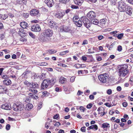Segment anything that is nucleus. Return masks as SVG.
Instances as JSON below:
<instances>
[{"label":"nucleus","instance_id":"nucleus-44","mask_svg":"<svg viewBox=\"0 0 133 133\" xmlns=\"http://www.w3.org/2000/svg\"><path fill=\"white\" fill-rule=\"evenodd\" d=\"M29 35L32 38H35V36L31 32H29Z\"/></svg>","mask_w":133,"mask_h":133},{"label":"nucleus","instance_id":"nucleus-50","mask_svg":"<svg viewBox=\"0 0 133 133\" xmlns=\"http://www.w3.org/2000/svg\"><path fill=\"white\" fill-rule=\"evenodd\" d=\"M60 125H61V124L59 122H56V123H55V124H54V125L55 126H56V127H58L59 126H60Z\"/></svg>","mask_w":133,"mask_h":133},{"label":"nucleus","instance_id":"nucleus-45","mask_svg":"<svg viewBox=\"0 0 133 133\" xmlns=\"http://www.w3.org/2000/svg\"><path fill=\"white\" fill-rule=\"evenodd\" d=\"M23 15L24 17L27 18L29 17V14L28 13H23Z\"/></svg>","mask_w":133,"mask_h":133},{"label":"nucleus","instance_id":"nucleus-41","mask_svg":"<svg viewBox=\"0 0 133 133\" xmlns=\"http://www.w3.org/2000/svg\"><path fill=\"white\" fill-rule=\"evenodd\" d=\"M27 106L29 108V109H31L33 107L32 105L30 103L28 104L27 105Z\"/></svg>","mask_w":133,"mask_h":133},{"label":"nucleus","instance_id":"nucleus-10","mask_svg":"<svg viewBox=\"0 0 133 133\" xmlns=\"http://www.w3.org/2000/svg\"><path fill=\"white\" fill-rule=\"evenodd\" d=\"M40 27L39 25L36 24L32 26L31 28V30L32 31L37 32L41 30Z\"/></svg>","mask_w":133,"mask_h":133},{"label":"nucleus","instance_id":"nucleus-19","mask_svg":"<svg viewBox=\"0 0 133 133\" xmlns=\"http://www.w3.org/2000/svg\"><path fill=\"white\" fill-rule=\"evenodd\" d=\"M20 25L23 29H25L28 26V24L26 22H23L20 23Z\"/></svg>","mask_w":133,"mask_h":133},{"label":"nucleus","instance_id":"nucleus-3","mask_svg":"<svg viewBox=\"0 0 133 133\" xmlns=\"http://www.w3.org/2000/svg\"><path fill=\"white\" fill-rule=\"evenodd\" d=\"M109 75L106 73L99 75L98 77L99 80L103 83H105L108 80Z\"/></svg>","mask_w":133,"mask_h":133},{"label":"nucleus","instance_id":"nucleus-21","mask_svg":"<svg viewBox=\"0 0 133 133\" xmlns=\"http://www.w3.org/2000/svg\"><path fill=\"white\" fill-rule=\"evenodd\" d=\"M87 129L88 130L90 129H95V130H97L98 129V127L96 125H92L89 127Z\"/></svg>","mask_w":133,"mask_h":133},{"label":"nucleus","instance_id":"nucleus-56","mask_svg":"<svg viewBox=\"0 0 133 133\" xmlns=\"http://www.w3.org/2000/svg\"><path fill=\"white\" fill-rule=\"evenodd\" d=\"M59 116V114H56L55 115L54 117H53V118L54 119H58V117Z\"/></svg>","mask_w":133,"mask_h":133},{"label":"nucleus","instance_id":"nucleus-2","mask_svg":"<svg viewBox=\"0 0 133 133\" xmlns=\"http://www.w3.org/2000/svg\"><path fill=\"white\" fill-rule=\"evenodd\" d=\"M24 108L23 104L22 103L19 102H17L14 104L12 109L15 111H19L23 110Z\"/></svg>","mask_w":133,"mask_h":133},{"label":"nucleus","instance_id":"nucleus-5","mask_svg":"<svg viewBox=\"0 0 133 133\" xmlns=\"http://www.w3.org/2000/svg\"><path fill=\"white\" fill-rule=\"evenodd\" d=\"M118 9L121 12H124L125 10L128 5L123 1H121L118 3Z\"/></svg>","mask_w":133,"mask_h":133},{"label":"nucleus","instance_id":"nucleus-48","mask_svg":"<svg viewBox=\"0 0 133 133\" xmlns=\"http://www.w3.org/2000/svg\"><path fill=\"white\" fill-rule=\"evenodd\" d=\"M79 109L81 111L84 112L85 108L82 106H81L79 108Z\"/></svg>","mask_w":133,"mask_h":133},{"label":"nucleus","instance_id":"nucleus-51","mask_svg":"<svg viewBox=\"0 0 133 133\" xmlns=\"http://www.w3.org/2000/svg\"><path fill=\"white\" fill-rule=\"evenodd\" d=\"M92 105L91 103H90L87 105V108L88 109H90L92 107Z\"/></svg>","mask_w":133,"mask_h":133},{"label":"nucleus","instance_id":"nucleus-1","mask_svg":"<svg viewBox=\"0 0 133 133\" xmlns=\"http://www.w3.org/2000/svg\"><path fill=\"white\" fill-rule=\"evenodd\" d=\"M128 66L125 65H119L118 68H119L118 75L121 78H124L128 74L129 71L127 69Z\"/></svg>","mask_w":133,"mask_h":133},{"label":"nucleus","instance_id":"nucleus-7","mask_svg":"<svg viewBox=\"0 0 133 133\" xmlns=\"http://www.w3.org/2000/svg\"><path fill=\"white\" fill-rule=\"evenodd\" d=\"M81 19L82 20L84 25L87 28H89L91 24L89 20L87 18L85 17H82Z\"/></svg>","mask_w":133,"mask_h":133},{"label":"nucleus","instance_id":"nucleus-16","mask_svg":"<svg viewBox=\"0 0 133 133\" xmlns=\"http://www.w3.org/2000/svg\"><path fill=\"white\" fill-rule=\"evenodd\" d=\"M125 10L126 13L129 15H131L132 12V9L130 6H128L127 7Z\"/></svg>","mask_w":133,"mask_h":133},{"label":"nucleus","instance_id":"nucleus-32","mask_svg":"<svg viewBox=\"0 0 133 133\" xmlns=\"http://www.w3.org/2000/svg\"><path fill=\"white\" fill-rule=\"evenodd\" d=\"M79 19L78 16H75L73 17V20L75 23L76 21L77 22L78 21H79Z\"/></svg>","mask_w":133,"mask_h":133},{"label":"nucleus","instance_id":"nucleus-27","mask_svg":"<svg viewBox=\"0 0 133 133\" xmlns=\"http://www.w3.org/2000/svg\"><path fill=\"white\" fill-rule=\"evenodd\" d=\"M56 81V79L54 78H52L50 80V84L51 86L54 85Z\"/></svg>","mask_w":133,"mask_h":133},{"label":"nucleus","instance_id":"nucleus-57","mask_svg":"<svg viewBox=\"0 0 133 133\" xmlns=\"http://www.w3.org/2000/svg\"><path fill=\"white\" fill-rule=\"evenodd\" d=\"M117 90L118 91H120L122 90V88L120 86H118L116 88Z\"/></svg>","mask_w":133,"mask_h":133},{"label":"nucleus","instance_id":"nucleus-59","mask_svg":"<svg viewBox=\"0 0 133 133\" xmlns=\"http://www.w3.org/2000/svg\"><path fill=\"white\" fill-rule=\"evenodd\" d=\"M23 29H20L18 31V33L19 34L21 35V33H23Z\"/></svg>","mask_w":133,"mask_h":133},{"label":"nucleus","instance_id":"nucleus-36","mask_svg":"<svg viewBox=\"0 0 133 133\" xmlns=\"http://www.w3.org/2000/svg\"><path fill=\"white\" fill-rule=\"evenodd\" d=\"M69 0H59V1L60 2L62 3L66 4Z\"/></svg>","mask_w":133,"mask_h":133},{"label":"nucleus","instance_id":"nucleus-39","mask_svg":"<svg viewBox=\"0 0 133 133\" xmlns=\"http://www.w3.org/2000/svg\"><path fill=\"white\" fill-rule=\"evenodd\" d=\"M123 34H120L118 35L117 37L118 39H121L123 36Z\"/></svg>","mask_w":133,"mask_h":133},{"label":"nucleus","instance_id":"nucleus-22","mask_svg":"<svg viewBox=\"0 0 133 133\" xmlns=\"http://www.w3.org/2000/svg\"><path fill=\"white\" fill-rule=\"evenodd\" d=\"M3 83L5 85H8L11 84V81L9 79H5L3 81Z\"/></svg>","mask_w":133,"mask_h":133},{"label":"nucleus","instance_id":"nucleus-46","mask_svg":"<svg viewBox=\"0 0 133 133\" xmlns=\"http://www.w3.org/2000/svg\"><path fill=\"white\" fill-rule=\"evenodd\" d=\"M4 87L2 86H0V91L1 92H2L4 91Z\"/></svg>","mask_w":133,"mask_h":133},{"label":"nucleus","instance_id":"nucleus-31","mask_svg":"<svg viewBox=\"0 0 133 133\" xmlns=\"http://www.w3.org/2000/svg\"><path fill=\"white\" fill-rule=\"evenodd\" d=\"M102 126L103 128H107L110 127V124L107 123H104L102 124Z\"/></svg>","mask_w":133,"mask_h":133},{"label":"nucleus","instance_id":"nucleus-20","mask_svg":"<svg viewBox=\"0 0 133 133\" xmlns=\"http://www.w3.org/2000/svg\"><path fill=\"white\" fill-rule=\"evenodd\" d=\"M74 3L79 5H81L83 2V0H74Z\"/></svg>","mask_w":133,"mask_h":133},{"label":"nucleus","instance_id":"nucleus-47","mask_svg":"<svg viewBox=\"0 0 133 133\" xmlns=\"http://www.w3.org/2000/svg\"><path fill=\"white\" fill-rule=\"evenodd\" d=\"M86 127H84L81 128V130L82 132H85L86 131Z\"/></svg>","mask_w":133,"mask_h":133},{"label":"nucleus","instance_id":"nucleus-33","mask_svg":"<svg viewBox=\"0 0 133 133\" xmlns=\"http://www.w3.org/2000/svg\"><path fill=\"white\" fill-rule=\"evenodd\" d=\"M86 1L90 3H96L97 0H85Z\"/></svg>","mask_w":133,"mask_h":133},{"label":"nucleus","instance_id":"nucleus-49","mask_svg":"<svg viewBox=\"0 0 133 133\" xmlns=\"http://www.w3.org/2000/svg\"><path fill=\"white\" fill-rule=\"evenodd\" d=\"M122 50V47L121 45H118L117 47V50L119 51H121Z\"/></svg>","mask_w":133,"mask_h":133},{"label":"nucleus","instance_id":"nucleus-53","mask_svg":"<svg viewBox=\"0 0 133 133\" xmlns=\"http://www.w3.org/2000/svg\"><path fill=\"white\" fill-rule=\"evenodd\" d=\"M58 66H62L64 67H65L67 66L65 64H62V63L58 64Z\"/></svg>","mask_w":133,"mask_h":133},{"label":"nucleus","instance_id":"nucleus-30","mask_svg":"<svg viewBox=\"0 0 133 133\" xmlns=\"http://www.w3.org/2000/svg\"><path fill=\"white\" fill-rule=\"evenodd\" d=\"M91 22L92 23L95 25H97L98 23V21L95 19L91 20Z\"/></svg>","mask_w":133,"mask_h":133},{"label":"nucleus","instance_id":"nucleus-64","mask_svg":"<svg viewBox=\"0 0 133 133\" xmlns=\"http://www.w3.org/2000/svg\"><path fill=\"white\" fill-rule=\"evenodd\" d=\"M122 105L124 107H126L128 105L127 102H124L123 103Z\"/></svg>","mask_w":133,"mask_h":133},{"label":"nucleus","instance_id":"nucleus-54","mask_svg":"<svg viewBox=\"0 0 133 133\" xmlns=\"http://www.w3.org/2000/svg\"><path fill=\"white\" fill-rule=\"evenodd\" d=\"M85 71V70H79L78 71V74H79L80 73H81V74H84V72Z\"/></svg>","mask_w":133,"mask_h":133},{"label":"nucleus","instance_id":"nucleus-61","mask_svg":"<svg viewBox=\"0 0 133 133\" xmlns=\"http://www.w3.org/2000/svg\"><path fill=\"white\" fill-rule=\"evenodd\" d=\"M104 37L102 35H100L98 37V39L99 40H101Z\"/></svg>","mask_w":133,"mask_h":133},{"label":"nucleus","instance_id":"nucleus-4","mask_svg":"<svg viewBox=\"0 0 133 133\" xmlns=\"http://www.w3.org/2000/svg\"><path fill=\"white\" fill-rule=\"evenodd\" d=\"M49 79H44L41 85V89H44L47 88H50L51 87Z\"/></svg>","mask_w":133,"mask_h":133},{"label":"nucleus","instance_id":"nucleus-9","mask_svg":"<svg viewBox=\"0 0 133 133\" xmlns=\"http://www.w3.org/2000/svg\"><path fill=\"white\" fill-rule=\"evenodd\" d=\"M87 16L91 20L95 19L96 15L94 11H91L87 14Z\"/></svg>","mask_w":133,"mask_h":133},{"label":"nucleus","instance_id":"nucleus-62","mask_svg":"<svg viewBox=\"0 0 133 133\" xmlns=\"http://www.w3.org/2000/svg\"><path fill=\"white\" fill-rule=\"evenodd\" d=\"M8 15L11 18H12L14 17V16L13 14L10 13H9L8 14Z\"/></svg>","mask_w":133,"mask_h":133},{"label":"nucleus","instance_id":"nucleus-37","mask_svg":"<svg viewBox=\"0 0 133 133\" xmlns=\"http://www.w3.org/2000/svg\"><path fill=\"white\" fill-rule=\"evenodd\" d=\"M5 34H3L0 35V40H2L5 38Z\"/></svg>","mask_w":133,"mask_h":133},{"label":"nucleus","instance_id":"nucleus-63","mask_svg":"<svg viewBox=\"0 0 133 133\" xmlns=\"http://www.w3.org/2000/svg\"><path fill=\"white\" fill-rule=\"evenodd\" d=\"M94 96L92 95H90L89 96V98L91 100L94 99Z\"/></svg>","mask_w":133,"mask_h":133},{"label":"nucleus","instance_id":"nucleus-12","mask_svg":"<svg viewBox=\"0 0 133 133\" xmlns=\"http://www.w3.org/2000/svg\"><path fill=\"white\" fill-rule=\"evenodd\" d=\"M52 34V31L48 29L45 30L44 35L45 37H49L51 36Z\"/></svg>","mask_w":133,"mask_h":133},{"label":"nucleus","instance_id":"nucleus-14","mask_svg":"<svg viewBox=\"0 0 133 133\" xmlns=\"http://www.w3.org/2000/svg\"><path fill=\"white\" fill-rule=\"evenodd\" d=\"M45 2L49 7H51L54 4L53 0H45Z\"/></svg>","mask_w":133,"mask_h":133},{"label":"nucleus","instance_id":"nucleus-6","mask_svg":"<svg viewBox=\"0 0 133 133\" xmlns=\"http://www.w3.org/2000/svg\"><path fill=\"white\" fill-rule=\"evenodd\" d=\"M29 91H31L32 93H30L29 94V95L30 97L33 98H34L35 99H37L38 98V96H36L35 95L38 92L37 90L36 89H30Z\"/></svg>","mask_w":133,"mask_h":133},{"label":"nucleus","instance_id":"nucleus-52","mask_svg":"<svg viewBox=\"0 0 133 133\" xmlns=\"http://www.w3.org/2000/svg\"><path fill=\"white\" fill-rule=\"evenodd\" d=\"M38 109L39 110L42 107L41 103H39L38 104Z\"/></svg>","mask_w":133,"mask_h":133},{"label":"nucleus","instance_id":"nucleus-43","mask_svg":"<svg viewBox=\"0 0 133 133\" xmlns=\"http://www.w3.org/2000/svg\"><path fill=\"white\" fill-rule=\"evenodd\" d=\"M112 91L111 89H108L107 90V93L109 95H111L112 93Z\"/></svg>","mask_w":133,"mask_h":133},{"label":"nucleus","instance_id":"nucleus-24","mask_svg":"<svg viewBox=\"0 0 133 133\" xmlns=\"http://www.w3.org/2000/svg\"><path fill=\"white\" fill-rule=\"evenodd\" d=\"M66 79L63 77H61L59 79V82L62 84H64L66 82Z\"/></svg>","mask_w":133,"mask_h":133},{"label":"nucleus","instance_id":"nucleus-26","mask_svg":"<svg viewBox=\"0 0 133 133\" xmlns=\"http://www.w3.org/2000/svg\"><path fill=\"white\" fill-rule=\"evenodd\" d=\"M78 27H80L82 25V22L81 21L79 20L74 23Z\"/></svg>","mask_w":133,"mask_h":133},{"label":"nucleus","instance_id":"nucleus-18","mask_svg":"<svg viewBox=\"0 0 133 133\" xmlns=\"http://www.w3.org/2000/svg\"><path fill=\"white\" fill-rule=\"evenodd\" d=\"M30 85V88H33L34 89H38L39 87V85L38 84L33 83H31Z\"/></svg>","mask_w":133,"mask_h":133},{"label":"nucleus","instance_id":"nucleus-34","mask_svg":"<svg viewBox=\"0 0 133 133\" xmlns=\"http://www.w3.org/2000/svg\"><path fill=\"white\" fill-rule=\"evenodd\" d=\"M24 84L25 85H26L28 87L30 88V85H31V83H30L27 81H25L24 82Z\"/></svg>","mask_w":133,"mask_h":133},{"label":"nucleus","instance_id":"nucleus-58","mask_svg":"<svg viewBox=\"0 0 133 133\" xmlns=\"http://www.w3.org/2000/svg\"><path fill=\"white\" fill-rule=\"evenodd\" d=\"M10 125L9 124H8L6 126V129L7 130H8L10 129Z\"/></svg>","mask_w":133,"mask_h":133},{"label":"nucleus","instance_id":"nucleus-17","mask_svg":"<svg viewBox=\"0 0 133 133\" xmlns=\"http://www.w3.org/2000/svg\"><path fill=\"white\" fill-rule=\"evenodd\" d=\"M39 11L36 9H33L30 12V14L32 16H35L38 15Z\"/></svg>","mask_w":133,"mask_h":133},{"label":"nucleus","instance_id":"nucleus-23","mask_svg":"<svg viewBox=\"0 0 133 133\" xmlns=\"http://www.w3.org/2000/svg\"><path fill=\"white\" fill-rule=\"evenodd\" d=\"M57 51L53 49L49 50L46 51V53L48 54H53L56 52Z\"/></svg>","mask_w":133,"mask_h":133},{"label":"nucleus","instance_id":"nucleus-40","mask_svg":"<svg viewBox=\"0 0 133 133\" xmlns=\"http://www.w3.org/2000/svg\"><path fill=\"white\" fill-rule=\"evenodd\" d=\"M8 17V16L6 14H4V15H2L1 19L3 20H5Z\"/></svg>","mask_w":133,"mask_h":133},{"label":"nucleus","instance_id":"nucleus-13","mask_svg":"<svg viewBox=\"0 0 133 133\" xmlns=\"http://www.w3.org/2000/svg\"><path fill=\"white\" fill-rule=\"evenodd\" d=\"M1 108L6 110H10L11 109L10 105L9 104H5L2 105L1 106Z\"/></svg>","mask_w":133,"mask_h":133},{"label":"nucleus","instance_id":"nucleus-8","mask_svg":"<svg viewBox=\"0 0 133 133\" xmlns=\"http://www.w3.org/2000/svg\"><path fill=\"white\" fill-rule=\"evenodd\" d=\"M60 31L61 32H70V27L66 26H62L60 27Z\"/></svg>","mask_w":133,"mask_h":133},{"label":"nucleus","instance_id":"nucleus-38","mask_svg":"<svg viewBox=\"0 0 133 133\" xmlns=\"http://www.w3.org/2000/svg\"><path fill=\"white\" fill-rule=\"evenodd\" d=\"M75 78L76 77L74 76H72L70 79V82L71 83L74 82L75 81Z\"/></svg>","mask_w":133,"mask_h":133},{"label":"nucleus","instance_id":"nucleus-25","mask_svg":"<svg viewBox=\"0 0 133 133\" xmlns=\"http://www.w3.org/2000/svg\"><path fill=\"white\" fill-rule=\"evenodd\" d=\"M107 21L106 19H103L100 20V24L101 26H103L105 24Z\"/></svg>","mask_w":133,"mask_h":133},{"label":"nucleus","instance_id":"nucleus-55","mask_svg":"<svg viewBox=\"0 0 133 133\" xmlns=\"http://www.w3.org/2000/svg\"><path fill=\"white\" fill-rule=\"evenodd\" d=\"M50 124V123L49 122H46V123L45 125V127L47 129H48L49 127V126H48V125Z\"/></svg>","mask_w":133,"mask_h":133},{"label":"nucleus","instance_id":"nucleus-15","mask_svg":"<svg viewBox=\"0 0 133 133\" xmlns=\"http://www.w3.org/2000/svg\"><path fill=\"white\" fill-rule=\"evenodd\" d=\"M49 26L51 28H56L57 27L56 23L53 21H50L49 23Z\"/></svg>","mask_w":133,"mask_h":133},{"label":"nucleus","instance_id":"nucleus-60","mask_svg":"<svg viewBox=\"0 0 133 133\" xmlns=\"http://www.w3.org/2000/svg\"><path fill=\"white\" fill-rule=\"evenodd\" d=\"M71 8L74 9H77L78 8V6L75 5H72L71 6Z\"/></svg>","mask_w":133,"mask_h":133},{"label":"nucleus","instance_id":"nucleus-35","mask_svg":"<svg viewBox=\"0 0 133 133\" xmlns=\"http://www.w3.org/2000/svg\"><path fill=\"white\" fill-rule=\"evenodd\" d=\"M69 52V51L66 50L64 51H63L61 52L59 54L60 55L62 56L64 55H65L66 53H68Z\"/></svg>","mask_w":133,"mask_h":133},{"label":"nucleus","instance_id":"nucleus-28","mask_svg":"<svg viewBox=\"0 0 133 133\" xmlns=\"http://www.w3.org/2000/svg\"><path fill=\"white\" fill-rule=\"evenodd\" d=\"M104 109L103 107H100L97 110V111L98 112L99 114L102 113V112H104Z\"/></svg>","mask_w":133,"mask_h":133},{"label":"nucleus","instance_id":"nucleus-42","mask_svg":"<svg viewBox=\"0 0 133 133\" xmlns=\"http://www.w3.org/2000/svg\"><path fill=\"white\" fill-rule=\"evenodd\" d=\"M75 66L76 68H80L82 67V65H81L79 64H76L75 65Z\"/></svg>","mask_w":133,"mask_h":133},{"label":"nucleus","instance_id":"nucleus-29","mask_svg":"<svg viewBox=\"0 0 133 133\" xmlns=\"http://www.w3.org/2000/svg\"><path fill=\"white\" fill-rule=\"evenodd\" d=\"M19 40L22 43L26 42L27 40L26 38L25 37H21L19 38Z\"/></svg>","mask_w":133,"mask_h":133},{"label":"nucleus","instance_id":"nucleus-11","mask_svg":"<svg viewBox=\"0 0 133 133\" xmlns=\"http://www.w3.org/2000/svg\"><path fill=\"white\" fill-rule=\"evenodd\" d=\"M65 15V13L58 11L56 12L54 14V16L55 17L58 19L62 18Z\"/></svg>","mask_w":133,"mask_h":133}]
</instances>
